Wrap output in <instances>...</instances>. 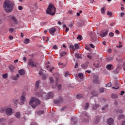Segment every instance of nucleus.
Returning a JSON list of instances; mask_svg holds the SVG:
<instances>
[{"instance_id":"1","label":"nucleus","mask_w":125,"mask_h":125,"mask_svg":"<svg viewBox=\"0 0 125 125\" xmlns=\"http://www.w3.org/2000/svg\"><path fill=\"white\" fill-rule=\"evenodd\" d=\"M14 5H15V4L13 1L6 0L3 3V7L6 13H10L13 10Z\"/></svg>"},{"instance_id":"2","label":"nucleus","mask_w":125,"mask_h":125,"mask_svg":"<svg viewBox=\"0 0 125 125\" xmlns=\"http://www.w3.org/2000/svg\"><path fill=\"white\" fill-rule=\"evenodd\" d=\"M46 13L49 15H51V16H54V15H55V13H56V8H55L53 5H49L47 8Z\"/></svg>"},{"instance_id":"3","label":"nucleus","mask_w":125,"mask_h":125,"mask_svg":"<svg viewBox=\"0 0 125 125\" xmlns=\"http://www.w3.org/2000/svg\"><path fill=\"white\" fill-rule=\"evenodd\" d=\"M35 102L36 106H39V105H41V100L38 98L32 97L31 98L30 101L29 102V105H32Z\"/></svg>"},{"instance_id":"4","label":"nucleus","mask_w":125,"mask_h":125,"mask_svg":"<svg viewBox=\"0 0 125 125\" xmlns=\"http://www.w3.org/2000/svg\"><path fill=\"white\" fill-rule=\"evenodd\" d=\"M27 65H28V66H31V67H32V68H35V67H37L38 64L36 62H34L33 60H31L28 61Z\"/></svg>"},{"instance_id":"5","label":"nucleus","mask_w":125,"mask_h":125,"mask_svg":"<svg viewBox=\"0 0 125 125\" xmlns=\"http://www.w3.org/2000/svg\"><path fill=\"white\" fill-rule=\"evenodd\" d=\"M93 83L95 84H100V81L99 80V78L97 75L93 76Z\"/></svg>"},{"instance_id":"6","label":"nucleus","mask_w":125,"mask_h":125,"mask_svg":"<svg viewBox=\"0 0 125 125\" xmlns=\"http://www.w3.org/2000/svg\"><path fill=\"white\" fill-rule=\"evenodd\" d=\"M5 114L7 116H11L12 114V108L11 107L7 108L5 110Z\"/></svg>"},{"instance_id":"7","label":"nucleus","mask_w":125,"mask_h":125,"mask_svg":"<svg viewBox=\"0 0 125 125\" xmlns=\"http://www.w3.org/2000/svg\"><path fill=\"white\" fill-rule=\"evenodd\" d=\"M100 119H101V117L100 116H96L94 120V124H95V125H97V124H99V123L100 122Z\"/></svg>"},{"instance_id":"8","label":"nucleus","mask_w":125,"mask_h":125,"mask_svg":"<svg viewBox=\"0 0 125 125\" xmlns=\"http://www.w3.org/2000/svg\"><path fill=\"white\" fill-rule=\"evenodd\" d=\"M54 94L52 92H50L46 95V99H51L53 98Z\"/></svg>"},{"instance_id":"9","label":"nucleus","mask_w":125,"mask_h":125,"mask_svg":"<svg viewBox=\"0 0 125 125\" xmlns=\"http://www.w3.org/2000/svg\"><path fill=\"white\" fill-rule=\"evenodd\" d=\"M64 101V99L63 98L60 97L59 99H57L56 100L54 101V104H59V103H62Z\"/></svg>"},{"instance_id":"10","label":"nucleus","mask_w":125,"mask_h":125,"mask_svg":"<svg viewBox=\"0 0 125 125\" xmlns=\"http://www.w3.org/2000/svg\"><path fill=\"white\" fill-rule=\"evenodd\" d=\"M26 102V98H25V96L24 95H21V101L20 102V105H23L24 103Z\"/></svg>"},{"instance_id":"11","label":"nucleus","mask_w":125,"mask_h":125,"mask_svg":"<svg viewBox=\"0 0 125 125\" xmlns=\"http://www.w3.org/2000/svg\"><path fill=\"white\" fill-rule=\"evenodd\" d=\"M55 32H56V28L54 27H52L49 29V32L52 36H54Z\"/></svg>"},{"instance_id":"12","label":"nucleus","mask_w":125,"mask_h":125,"mask_svg":"<svg viewBox=\"0 0 125 125\" xmlns=\"http://www.w3.org/2000/svg\"><path fill=\"white\" fill-rule=\"evenodd\" d=\"M9 18H10V19H12V20H13V21L15 22L16 25L18 24V21L17 20V19H16V18L15 17V16H12L11 15H10L9 16Z\"/></svg>"},{"instance_id":"13","label":"nucleus","mask_w":125,"mask_h":125,"mask_svg":"<svg viewBox=\"0 0 125 125\" xmlns=\"http://www.w3.org/2000/svg\"><path fill=\"white\" fill-rule=\"evenodd\" d=\"M109 32V30L107 29L105 32H102V34H100V37L101 38H104L108 35V33Z\"/></svg>"},{"instance_id":"14","label":"nucleus","mask_w":125,"mask_h":125,"mask_svg":"<svg viewBox=\"0 0 125 125\" xmlns=\"http://www.w3.org/2000/svg\"><path fill=\"white\" fill-rule=\"evenodd\" d=\"M115 87H112V88L114 89H119V87H120V85H121V84H120V83H119V82H118V81L116 80L115 81Z\"/></svg>"},{"instance_id":"15","label":"nucleus","mask_w":125,"mask_h":125,"mask_svg":"<svg viewBox=\"0 0 125 125\" xmlns=\"http://www.w3.org/2000/svg\"><path fill=\"white\" fill-rule=\"evenodd\" d=\"M107 124L109 125H114V119L113 118H109L107 120Z\"/></svg>"},{"instance_id":"16","label":"nucleus","mask_w":125,"mask_h":125,"mask_svg":"<svg viewBox=\"0 0 125 125\" xmlns=\"http://www.w3.org/2000/svg\"><path fill=\"white\" fill-rule=\"evenodd\" d=\"M82 117H83V118H87V119H89V118H90L89 115H88L87 113H86L85 111L82 113Z\"/></svg>"},{"instance_id":"17","label":"nucleus","mask_w":125,"mask_h":125,"mask_svg":"<svg viewBox=\"0 0 125 125\" xmlns=\"http://www.w3.org/2000/svg\"><path fill=\"white\" fill-rule=\"evenodd\" d=\"M106 68L109 71H111V70H113V69H114V65L112 64H107Z\"/></svg>"},{"instance_id":"18","label":"nucleus","mask_w":125,"mask_h":125,"mask_svg":"<svg viewBox=\"0 0 125 125\" xmlns=\"http://www.w3.org/2000/svg\"><path fill=\"white\" fill-rule=\"evenodd\" d=\"M110 97L112 98V99H117V98H119V96L118 94L112 93L111 94Z\"/></svg>"},{"instance_id":"19","label":"nucleus","mask_w":125,"mask_h":125,"mask_svg":"<svg viewBox=\"0 0 125 125\" xmlns=\"http://www.w3.org/2000/svg\"><path fill=\"white\" fill-rule=\"evenodd\" d=\"M19 78H20V76L18 74H17L16 75V76H13L12 77V79L14 81H17V80H18V79H19Z\"/></svg>"},{"instance_id":"20","label":"nucleus","mask_w":125,"mask_h":125,"mask_svg":"<svg viewBox=\"0 0 125 125\" xmlns=\"http://www.w3.org/2000/svg\"><path fill=\"white\" fill-rule=\"evenodd\" d=\"M83 25H84V21H82L80 22H78L77 23L78 27H82V26H83Z\"/></svg>"},{"instance_id":"21","label":"nucleus","mask_w":125,"mask_h":125,"mask_svg":"<svg viewBox=\"0 0 125 125\" xmlns=\"http://www.w3.org/2000/svg\"><path fill=\"white\" fill-rule=\"evenodd\" d=\"M9 69L10 70L11 72H14V70H15V66L13 65H10L9 66Z\"/></svg>"},{"instance_id":"22","label":"nucleus","mask_w":125,"mask_h":125,"mask_svg":"<svg viewBox=\"0 0 125 125\" xmlns=\"http://www.w3.org/2000/svg\"><path fill=\"white\" fill-rule=\"evenodd\" d=\"M91 95L94 96V97H96L98 95V92H97V91H95V90H93L91 92Z\"/></svg>"},{"instance_id":"23","label":"nucleus","mask_w":125,"mask_h":125,"mask_svg":"<svg viewBox=\"0 0 125 125\" xmlns=\"http://www.w3.org/2000/svg\"><path fill=\"white\" fill-rule=\"evenodd\" d=\"M40 82H41V81L38 80L35 83V88H36V89H38V88L40 87Z\"/></svg>"},{"instance_id":"24","label":"nucleus","mask_w":125,"mask_h":125,"mask_svg":"<svg viewBox=\"0 0 125 125\" xmlns=\"http://www.w3.org/2000/svg\"><path fill=\"white\" fill-rule=\"evenodd\" d=\"M18 73L20 74V75L23 76V75L25 74V70H24V69H20L18 71Z\"/></svg>"},{"instance_id":"25","label":"nucleus","mask_w":125,"mask_h":125,"mask_svg":"<svg viewBox=\"0 0 125 125\" xmlns=\"http://www.w3.org/2000/svg\"><path fill=\"white\" fill-rule=\"evenodd\" d=\"M91 41L93 42H95L97 40V38H96V36L95 35H94V36H92V37H91Z\"/></svg>"},{"instance_id":"26","label":"nucleus","mask_w":125,"mask_h":125,"mask_svg":"<svg viewBox=\"0 0 125 125\" xmlns=\"http://www.w3.org/2000/svg\"><path fill=\"white\" fill-rule=\"evenodd\" d=\"M82 122L83 123H89V118H85V117L83 118V119Z\"/></svg>"},{"instance_id":"27","label":"nucleus","mask_w":125,"mask_h":125,"mask_svg":"<svg viewBox=\"0 0 125 125\" xmlns=\"http://www.w3.org/2000/svg\"><path fill=\"white\" fill-rule=\"evenodd\" d=\"M114 60V57H108L107 58V62H111V61H113Z\"/></svg>"},{"instance_id":"28","label":"nucleus","mask_w":125,"mask_h":125,"mask_svg":"<svg viewBox=\"0 0 125 125\" xmlns=\"http://www.w3.org/2000/svg\"><path fill=\"white\" fill-rule=\"evenodd\" d=\"M99 107H100V105H99V104H96L95 105H93V110H96L97 109H98Z\"/></svg>"},{"instance_id":"29","label":"nucleus","mask_w":125,"mask_h":125,"mask_svg":"<svg viewBox=\"0 0 125 125\" xmlns=\"http://www.w3.org/2000/svg\"><path fill=\"white\" fill-rule=\"evenodd\" d=\"M81 55H82L79 54H75V57L77 58V59H82V58H83L82 57V56Z\"/></svg>"},{"instance_id":"30","label":"nucleus","mask_w":125,"mask_h":125,"mask_svg":"<svg viewBox=\"0 0 125 125\" xmlns=\"http://www.w3.org/2000/svg\"><path fill=\"white\" fill-rule=\"evenodd\" d=\"M81 67L83 68V69H86V68L88 67V65L87 64L83 63L82 64Z\"/></svg>"},{"instance_id":"31","label":"nucleus","mask_w":125,"mask_h":125,"mask_svg":"<svg viewBox=\"0 0 125 125\" xmlns=\"http://www.w3.org/2000/svg\"><path fill=\"white\" fill-rule=\"evenodd\" d=\"M78 77L81 80H83V73H79Z\"/></svg>"},{"instance_id":"32","label":"nucleus","mask_w":125,"mask_h":125,"mask_svg":"<svg viewBox=\"0 0 125 125\" xmlns=\"http://www.w3.org/2000/svg\"><path fill=\"white\" fill-rule=\"evenodd\" d=\"M38 115H42V114H44V110H40L37 111Z\"/></svg>"},{"instance_id":"33","label":"nucleus","mask_w":125,"mask_h":125,"mask_svg":"<svg viewBox=\"0 0 125 125\" xmlns=\"http://www.w3.org/2000/svg\"><path fill=\"white\" fill-rule=\"evenodd\" d=\"M105 6L103 7L101 9V11L102 14H105Z\"/></svg>"},{"instance_id":"34","label":"nucleus","mask_w":125,"mask_h":125,"mask_svg":"<svg viewBox=\"0 0 125 125\" xmlns=\"http://www.w3.org/2000/svg\"><path fill=\"white\" fill-rule=\"evenodd\" d=\"M77 98L80 99L81 98H83V94H78L76 96Z\"/></svg>"},{"instance_id":"35","label":"nucleus","mask_w":125,"mask_h":125,"mask_svg":"<svg viewBox=\"0 0 125 125\" xmlns=\"http://www.w3.org/2000/svg\"><path fill=\"white\" fill-rule=\"evenodd\" d=\"M29 42H30V39L26 38L24 40V43H25V44H28V43H29Z\"/></svg>"},{"instance_id":"36","label":"nucleus","mask_w":125,"mask_h":125,"mask_svg":"<svg viewBox=\"0 0 125 125\" xmlns=\"http://www.w3.org/2000/svg\"><path fill=\"white\" fill-rule=\"evenodd\" d=\"M20 112H17L16 113V117L17 118V119H20Z\"/></svg>"},{"instance_id":"37","label":"nucleus","mask_w":125,"mask_h":125,"mask_svg":"<svg viewBox=\"0 0 125 125\" xmlns=\"http://www.w3.org/2000/svg\"><path fill=\"white\" fill-rule=\"evenodd\" d=\"M77 40H79V41H82L83 40V36L82 35H78L77 37Z\"/></svg>"},{"instance_id":"38","label":"nucleus","mask_w":125,"mask_h":125,"mask_svg":"<svg viewBox=\"0 0 125 125\" xmlns=\"http://www.w3.org/2000/svg\"><path fill=\"white\" fill-rule=\"evenodd\" d=\"M67 54V52H62V53H60V55L61 57H62V56H64Z\"/></svg>"},{"instance_id":"39","label":"nucleus","mask_w":125,"mask_h":125,"mask_svg":"<svg viewBox=\"0 0 125 125\" xmlns=\"http://www.w3.org/2000/svg\"><path fill=\"white\" fill-rule=\"evenodd\" d=\"M93 66L95 67V68H99V63H94Z\"/></svg>"},{"instance_id":"40","label":"nucleus","mask_w":125,"mask_h":125,"mask_svg":"<svg viewBox=\"0 0 125 125\" xmlns=\"http://www.w3.org/2000/svg\"><path fill=\"white\" fill-rule=\"evenodd\" d=\"M112 86V83H109L106 84L105 87H111Z\"/></svg>"},{"instance_id":"41","label":"nucleus","mask_w":125,"mask_h":125,"mask_svg":"<svg viewBox=\"0 0 125 125\" xmlns=\"http://www.w3.org/2000/svg\"><path fill=\"white\" fill-rule=\"evenodd\" d=\"M107 15L110 16V17H112V15H113V13H112V12L108 11L107 12Z\"/></svg>"},{"instance_id":"42","label":"nucleus","mask_w":125,"mask_h":125,"mask_svg":"<svg viewBox=\"0 0 125 125\" xmlns=\"http://www.w3.org/2000/svg\"><path fill=\"white\" fill-rule=\"evenodd\" d=\"M88 107H89V104L87 103H86V104L85 105V109L86 110H87V109H88Z\"/></svg>"},{"instance_id":"43","label":"nucleus","mask_w":125,"mask_h":125,"mask_svg":"<svg viewBox=\"0 0 125 125\" xmlns=\"http://www.w3.org/2000/svg\"><path fill=\"white\" fill-rule=\"evenodd\" d=\"M43 70H42V69H41L40 71H39V75L40 76H42L43 75V72L42 71Z\"/></svg>"},{"instance_id":"44","label":"nucleus","mask_w":125,"mask_h":125,"mask_svg":"<svg viewBox=\"0 0 125 125\" xmlns=\"http://www.w3.org/2000/svg\"><path fill=\"white\" fill-rule=\"evenodd\" d=\"M99 91L101 93H103L104 92V88H100Z\"/></svg>"},{"instance_id":"45","label":"nucleus","mask_w":125,"mask_h":125,"mask_svg":"<svg viewBox=\"0 0 125 125\" xmlns=\"http://www.w3.org/2000/svg\"><path fill=\"white\" fill-rule=\"evenodd\" d=\"M9 32L10 33H13L14 32V28H10L9 29Z\"/></svg>"},{"instance_id":"46","label":"nucleus","mask_w":125,"mask_h":125,"mask_svg":"<svg viewBox=\"0 0 125 125\" xmlns=\"http://www.w3.org/2000/svg\"><path fill=\"white\" fill-rule=\"evenodd\" d=\"M74 46H75V48L76 49H79V48H80V46H79V44H75Z\"/></svg>"},{"instance_id":"47","label":"nucleus","mask_w":125,"mask_h":125,"mask_svg":"<svg viewBox=\"0 0 125 125\" xmlns=\"http://www.w3.org/2000/svg\"><path fill=\"white\" fill-rule=\"evenodd\" d=\"M89 36H90L91 38H92V37L95 36V34L94 33H92V32H91L89 33Z\"/></svg>"},{"instance_id":"48","label":"nucleus","mask_w":125,"mask_h":125,"mask_svg":"<svg viewBox=\"0 0 125 125\" xmlns=\"http://www.w3.org/2000/svg\"><path fill=\"white\" fill-rule=\"evenodd\" d=\"M66 65H65V64L62 63H61V66H60V68H65Z\"/></svg>"},{"instance_id":"49","label":"nucleus","mask_w":125,"mask_h":125,"mask_svg":"<svg viewBox=\"0 0 125 125\" xmlns=\"http://www.w3.org/2000/svg\"><path fill=\"white\" fill-rule=\"evenodd\" d=\"M69 75H70V73H69V71H66L65 73H64V77H68V76H69Z\"/></svg>"},{"instance_id":"50","label":"nucleus","mask_w":125,"mask_h":125,"mask_svg":"<svg viewBox=\"0 0 125 125\" xmlns=\"http://www.w3.org/2000/svg\"><path fill=\"white\" fill-rule=\"evenodd\" d=\"M122 64H121L120 63H118V65L117 66V69L120 70V69H122Z\"/></svg>"},{"instance_id":"51","label":"nucleus","mask_w":125,"mask_h":125,"mask_svg":"<svg viewBox=\"0 0 125 125\" xmlns=\"http://www.w3.org/2000/svg\"><path fill=\"white\" fill-rule=\"evenodd\" d=\"M13 102L16 104V107H17V103H18V100H13Z\"/></svg>"},{"instance_id":"52","label":"nucleus","mask_w":125,"mask_h":125,"mask_svg":"<svg viewBox=\"0 0 125 125\" xmlns=\"http://www.w3.org/2000/svg\"><path fill=\"white\" fill-rule=\"evenodd\" d=\"M2 77L3 79H7V74H3Z\"/></svg>"},{"instance_id":"53","label":"nucleus","mask_w":125,"mask_h":125,"mask_svg":"<svg viewBox=\"0 0 125 125\" xmlns=\"http://www.w3.org/2000/svg\"><path fill=\"white\" fill-rule=\"evenodd\" d=\"M49 80H50V83H53L54 82V81H53V78L52 77H50Z\"/></svg>"},{"instance_id":"54","label":"nucleus","mask_w":125,"mask_h":125,"mask_svg":"<svg viewBox=\"0 0 125 125\" xmlns=\"http://www.w3.org/2000/svg\"><path fill=\"white\" fill-rule=\"evenodd\" d=\"M5 122V118H0V123Z\"/></svg>"},{"instance_id":"55","label":"nucleus","mask_w":125,"mask_h":125,"mask_svg":"<svg viewBox=\"0 0 125 125\" xmlns=\"http://www.w3.org/2000/svg\"><path fill=\"white\" fill-rule=\"evenodd\" d=\"M125 118V116L124 115H122L121 116H120L119 117V120H122V119H124Z\"/></svg>"},{"instance_id":"56","label":"nucleus","mask_w":125,"mask_h":125,"mask_svg":"<svg viewBox=\"0 0 125 125\" xmlns=\"http://www.w3.org/2000/svg\"><path fill=\"white\" fill-rule=\"evenodd\" d=\"M57 87H58L59 90H61V87H62V85L61 84H59L57 85Z\"/></svg>"},{"instance_id":"57","label":"nucleus","mask_w":125,"mask_h":125,"mask_svg":"<svg viewBox=\"0 0 125 125\" xmlns=\"http://www.w3.org/2000/svg\"><path fill=\"white\" fill-rule=\"evenodd\" d=\"M73 123H74V125H77V122H78V120L76 119H74L73 121Z\"/></svg>"},{"instance_id":"58","label":"nucleus","mask_w":125,"mask_h":125,"mask_svg":"<svg viewBox=\"0 0 125 125\" xmlns=\"http://www.w3.org/2000/svg\"><path fill=\"white\" fill-rule=\"evenodd\" d=\"M30 105H31V107L32 108H33V109H35L37 107V106H38L36 104H33Z\"/></svg>"},{"instance_id":"59","label":"nucleus","mask_w":125,"mask_h":125,"mask_svg":"<svg viewBox=\"0 0 125 125\" xmlns=\"http://www.w3.org/2000/svg\"><path fill=\"white\" fill-rule=\"evenodd\" d=\"M5 111V108H1L0 110V113H4Z\"/></svg>"},{"instance_id":"60","label":"nucleus","mask_w":125,"mask_h":125,"mask_svg":"<svg viewBox=\"0 0 125 125\" xmlns=\"http://www.w3.org/2000/svg\"><path fill=\"white\" fill-rule=\"evenodd\" d=\"M69 48H70V49L75 50V47H74V45H70Z\"/></svg>"},{"instance_id":"61","label":"nucleus","mask_w":125,"mask_h":125,"mask_svg":"<svg viewBox=\"0 0 125 125\" xmlns=\"http://www.w3.org/2000/svg\"><path fill=\"white\" fill-rule=\"evenodd\" d=\"M109 37H114V33L113 32H110L109 33Z\"/></svg>"},{"instance_id":"62","label":"nucleus","mask_w":125,"mask_h":125,"mask_svg":"<svg viewBox=\"0 0 125 125\" xmlns=\"http://www.w3.org/2000/svg\"><path fill=\"white\" fill-rule=\"evenodd\" d=\"M18 9L19 10H23V7H22V6H19Z\"/></svg>"},{"instance_id":"63","label":"nucleus","mask_w":125,"mask_h":125,"mask_svg":"<svg viewBox=\"0 0 125 125\" xmlns=\"http://www.w3.org/2000/svg\"><path fill=\"white\" fill-rule=\"evenodd\" d=\"M123 16H125V13L122 12L120 15V17H123Z\"/></svg>"},{"instance_id":"64","label":"nucleus","mask_w":125,"mask_h":125,"mask_svg":"<svg viewBox=\"0 0 125 125\" xmlns=\"http://www.w3.org/2000/svg\"><path fill=\"white\" fill-rule=\"evenodd\" d=\"M123 70L125 71V62H123Z\"/></svg>"}]
</instances>
